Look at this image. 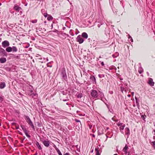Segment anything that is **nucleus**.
Segmentation results:
<instances>
[{
	"label": "nucleus",
	"instance_id": "nucleus-1",
	"mask_svg": "<svg viewBox=\"0 0 155 155\" xmlns=\"http://www.w3.org/2000/svg\"><path fill=\"white\" fill-rule=\"evenodd\" d=\"M60 76L63 81H67V76L65 68H63L61 70Z\"/></svg>",
	"mask_w": 155,
	"mask_h": 155
},
{
	"label": "nucleus",
	"instance_id": "nucleus-2",
	"mask_svg": "<svg viewBox=\"0 0 155 155\" xmlns=\"http://www.w3.org/2000/svg\"><path fill=\"white\" fill-rule=\"evenodd\" d=\"M91 96L93 99H98L97 92L95 90H92L91 93Z\"/></svg>",
	"mask_w": 155,
	"mask_h": 155
},
{
	"label": "nucleus",
	"instance_id": "nucleus-3",
	"mask_svg": "<svg viewBox=\"0 0 155 155\" xmlns=\"http://www.w3.org/2000/svg\"><path fill=\"white\" fill-rule=\"evenodd\" d=\"M129 147L126 144L124 147L123 148L122 151L124 152V154L126 155H130V151H128Z\"/></svg>",
	"mask_w": 155,
	"mask_h": 155
},
{
	"label": "nucleus",
	"instance_id": "nucleus-4",
	"mask_svg": "<svg viewBox=\"0 0 155 155\" xmlns=\"http://www.w3.org/2000/svg\"><path fill=\"white\" fill-rule=\"evenodd\" d=\"M117 125L118 126L120 127L119 128L120 130L122 133L123 134V131H121L123 130L124 129V128L125 126V124L123 123L119 122L117 124Z\"/></svg>",
	"mask_w": 155,
	"mask_h": 155
},
{
	"label": "nucleus",
	"instance_id": "nucleus-5",
	"mask_svg": "<svg viewBox=\"0 0 155 155\" xmlns=\"http://www.w3.org/2000/svg\"><path fill=\"white\" fill-rule=\"evenodd\" d=\"M24 117L25 120H26V122L28 123V125L32 122L29 117L28 116L25 115H24Z\"/></svg>",
	"mask_w": 155,
	"mask_h": 155
},
{
	"label": "nucleus",
	"instance_id": "nucleus-6",
	"mask_svg": "<svg viewBox=\"0 0 155 155\" xmlns=\"http://www.w3.org/2000/svg\"><path fill=\"white\" fill-rule=\"evenodd\" d=\"M9 45V42L7 40L4 41L2 42V46L4 48L8 46Z\"/></svg>",
	"mask_w": 155,
	"mask_h": 155
},
{
	"label": "nucleus",
	"instance_id": "nucleus-7",
	"mask_svg": "<svg viewBox=\"0 0 155 155\" xmlns=\"http://www.w3.org/2000/svg\"><path fill=\"white\" fill-rule=\"evenodd\" d=\"M148 83L150 86H154V82L153 81V80L152 78H148Z\"/></svg>",
	"mask_w": 155,
	"mask_h": 155
},
{
	"label": "nucleus",
	"instance_id": "nucleus-8",
	"mask_svg": "<svg viewBox=\"0 0 155 155\" xmlns=\"http://www.w3.org/2000/svg\"><path fill=\"white\" fill-rule=\"evenodd\" d=\"M77 41L79 42V44H81L84 41V40L80 35H78L77 37Z\"/></svg>",
	"mask_w": 155,
	"mask_h": 155
},
{
	"label": "nucleus",
	"instance_id": "nucleus-9",
	"mask_svg": "<svg viewBox=\"0 0 155 155\" xmlns=\"http://www.w3.org/2000/svg\"><path fill=\"white\" fill-rule=\"evenodd\" d=\"M125 134L127 136V137L128 138L130 134V130L128 127H126L125 128Z\"/></svg>",
	"mask_w": 155,
	"mask_h": 155
},
{
	"label": "nucleus",
	"instance_id": "nucleus-10",
	"mask_svg": "<svg viewBox=\"0 0 155 155\" xmlns=\"http://www.w3.org/2000/svg\"><path fill=\"white\" fill-rule=\"evenodd\" d=\"M42 142L45 146L47 147H49L50 144L49 141L45 140L43 141Z\"/></svg>",
	"mask_w": 155,
	"mask_h": 155
},
{
	"label": "nucleus",
	"instance_id": "nucleus-11",
	"mask_svg": "<svg viewBox=\"0 0 155 155\" xmlns=\"http://www.w3.org/2000/svg\"><path fill=\"white\" fill-rule=\"evenodd\" d=\"M13 8L14 10H15L17 12L19 11V10L21 9V8L20 7H19L18 5H15L14 7Z\"/></svg>",
	"mask_w": 155,
	"mask_h": 155
},
{
	"label": "nucleus",
	"instance_id": "nucleus-12",
	"mask_svg": "<svg viewBox=\"0 0 155 155\" xmlns=\"http://www.w3.org/2000/svg\"><path fill=\"white\" fill-rule=\"evenodd\" d=\"M100 150L99 148H95V155H100L101 153L100 152Z\"/></svg>",
	"mask_w": 155,
	"mask_h": 155
},
{
	"label": "nucleus",
	"instance_id": "nucleus-13",
	"mask_svg": "<svg viewBox=\"0 0 155 155\" xmlns=\"http://www.w3.org/2000/svg\"><path fill=\"white\" fill-rule=\"evenodd\" d=\"M6 86V84L4 82H2L0 83V88L2 89L4 88Z\"/></svg>",
	"mask_w": 155,
	"mask_h": 155
},
{
	"label": "nucleus",
	"instance_id": "nucleus-14",
	"mask_svg": "<svg viewBox=\"0 0 155 155\" xmlns=\"http://www.w3.org/2000/svg\"><path fill=\"white\" fill-rule=\"evenodd\" d=\"M6 61V58H5L2 57L0 58V62L1 63H4Z\"/></svg>",
	"mask_w": 155,
	"mask_h": 155
},
{
	"label": "nucleus",
	"instance_id": "nucleus-15",
	"mask_svg": "<svg viewBox=\"0 0 155 155\" xmlns=\"http://www.w3.org/2000/svg\"><path fill=\"white\" fill-rule=\"evenodd\" d=\"M82 37L85 38L87 39L88 38V35L86 32H83L82 34Z\"/></svg>",
	"mask_w": 155,
	"mask_h": 155
},
{
	"label": "nucleus",
	"instance_id": "nucleus-16",
	"mask_svg": "<svg viewBox=\"0 0 155 155\" xmlns=\"http://www.w3.org/2000/svg\"><path fill=\"white\" fill-rule=\"evenodd\" d=\"M36 145L37 146V147H38V148L40 150H41L42 149V148L41 147V146L39 144L38 142L36 141Z\"/></svg>",
	"mask_w": 155,
	"mask_h": 155
},
{
	"label": "nucleus",
	"instance_id": "nucleus-17",
	"mask_svg": "<svg viewBox=\"0 0 155 155\" xmlns=\"http://www.w3.org/2000/svg\"><path fill=\"white\" fill-rule=\"evenodd\" d=\"M6 51L8 52H11L12 51V47H8H8L7 48H6Z\"/></svg>",
	"mask_w": 155,
	"mask_h": 155
},
{
	"label": "nucleus",
	"instance_id": "nucleus-18",
	"mask_svg": "<svg viewBox=\"0 0 155 155\" xmlns=\"http://www.w3.org/2000/svg\"><path fill=\"white\" fill-rule=\"evenodd\" d=\"M138 72L140 74H141L143 72V69L141 67H139Z\"/></svg>",
	"mask_w": 155,
	"mask_h": 155
},
{
	"label": "nucleus",
	"instance_id": "nucleus-19",
	"mask_svg": "<svg viewBox=\"0 0 155 155\" xmlns=\"http://www.w3.org/2000/svg\"><path fill=\"white\" fill-rule=\"evenodd\" d=\"M1 52L2 53V54H3L4 55L6 56L7 54L6 53V52L5 50L3 48H1Z\"/></svg>",
	"mask_w": 155,
	"mask_h": 155
},
{
	"label": "nucleus",
	"instance_id": "nucleus-20",
	"mask_svg": "<svg viewBox=\"0 0 155 155\" xmlns=\"http://www.w3.org/2000/svg\"><path fill=\"white\" fill-rule=\"evenodd\" d=\"M12 51H13V52H16L17 51V49L16 47L14 46H12Z\"/></svg>",
	"mask_w": 155,
	"mask_h": 155
},
{
	"label": "nucleus",
	"instance_id": "nucleus-21",
	"mask_svg": "<svg viewBox=\"0 0 155 155\" xmlns=\"http://www.w3.org/2000/svg\"><path fill=\"white\" fill-rule=\"evenodd\" d=\"M119 55V54L118 52H116L115 54L112 55V56L114 58H115L118 57Z\"/></svg>",
	"mask_w": 155,
	"mask_h": 155
},
{
	"label": "nucleus",
	"instance_id": "nucleus-22",
	"mask_svg": "<svg viewBox=\"0 0 155 155\" xmlns=\"http://www.w3.org/2000/svg\"><path fill=\"white\" fill-rule=\"evenodd\" d=\"M29 125L30 126V127H31L32 128L34 131L35 130V128L34 126L33 125V124L32 122L30 124H29Z\"/></svg>",
	"mask_w": 155,
	"mask_h": 155
},
{
	"label": "nucleus",
	"instance_id": "nucleus-23",
	"mask_svg": "<svg viewBox=\"0 0 155 155\" xmlns=\"http://www.w3.org/2000/svg\"><path fill=\"white\" fill-rule=\"evenodd\" d=\"M150 144L153 146L154 149H155V141L151 142Z\"/></svg>",
	"mask_w": 155,
	"mask_h": 155
},
{
	"label": "nucleus",
	"instance_id": "nucleus-24",
	"mask_svg": "<svg viewBox=\"0 0 155 155\" xmlns=\"http://www.w3.org/2000/svg\"><path fill=\"white\" fill-rule=\"evenodd\" d=\"M21 127L22 130H23V131L24 132V133L26 132L27 131V130H26L25 128L24 127V126L22 125H21Z\"/></svg>",
	"mask_w": 155,
	"mask_h": 155
},
{
	"label": "nucleus",
	"instance_id": "nucleus-25",
	"mask_svg": "<svg viewBox=\"0 0 155 155\" xmlns=\"http://www.w3.org/2000/svg\"><path fill=\"white\" fill-rule=\"evenodd\" d=\"M90 79L93 81H94L95 82H96V79L94 76H91L90 77Z\"/></svg>",
	"mask_w": 155,
	"mask_h": 155
},
{
	"label": "nucleus",
	"instance_id": "nucleus-26",
	"mask_svg": "<svg viewBox=\"0 0 155 155\" xmlns=\"http://www.w3.org/2000/svg\"><path fill=\"white\" fill-rule=\"evenodd\" d=\"M53 19L52 16L50 15H48V17L47 18V19L48 21H50L52 20Z\"/></svg>",
	"mask_w": 155,
	"mask_h": 155
},
{
	"label": "nucleus",
	"instance_id": "nucleus-27",
	"mask_svg": "<svg viewBox=\"0 0 155 155\" xmlns=\"http://www.w3.org/2000/svg\"><path fill=\"white\" fill-rule=\"evenodd\" d=\"M37 94L36 93H31L30 96L31 97H33L34 96H36L37 95Z\"/></svg>",
	"mask_w": 155,
	"mask_h": 155
},
{
	"label": "nucleus",
	"instance_id": "nucleus-28",
	"mask_svg": "<svg viewBox=\"0 0 155 155\" xmlns=\"http://www.w3.org/2000/svg\"><path fill=\"white\" fill-rule=\"evenodd\" d=\"M4 98L3 96H0V103H2Z\"/></svg>",
	"mask_w": 155,
	"mask_h": 155
},
{
	"label": "nucleus",
	"instance_id": "nucleus-29",
	"mask_svg": "<svg viewBox=\"0 0 155 155\" xmlns=\"http://www.w3.org/2000/svg\"><path fill=\"white\" fill-rule=\"evenodd\" d=\"M43 59L44 60L41 61V62L42 63L45 62V61H48V58H44Z\"/></svg>",
	"mask_w": 155,
	"mask_h": 155
},
{
	"label": "nucleus",
	"instance_id": "nucleus-30",
	"mask_svg": "<svg viewBox=\"0 0 155 155\" xmlns=\"http://www.w3.org/2000/svg\"><path fill=\"white\" fill-rule=\"evenodd\" d=\"M25 134L26 136L29 138H31V136L28 134V133L27 131L25 133Z\"/></svg>",
	"mask_w": 155,
	"mask_h": 155
},
{
	"label": "nucleus",
	"instance_id": "nucleus-31",
	"mask_svg": "<svg viewBox=\"0 0 155 155\" xmlns=\"http://www.w3.org/2000/svg\"><path fill=\"white\" fill-rule=\"evenodd\" d=\"M69 33L72 36H74V34L72 30L71 29L69 31Z\"/></svg>",
	"mask_w": 155,
	"mask_h": 155
},
{
	"label": "nucleus",
	"instance_id": "nucleus-32",
	"mask_svg": "<svg viewBox=\"0 0 155 155\" xmlns=\"http://www.w3.org/2000/svg\"><path fill=\"white\" fill-rule=\"evenodd\" d=\"M37 126L38 127H41L42 126V124L41 123H40L39 122H37Z\"/></svg>",
	"mask_w": 155,
	"mask_h": 155
},
{
	"label": "nucleus",
	"instance_id": "nucleus-33",
	"mask_svg": "<svg viewBox=\"0 0 155 155\" xmlns=\"http://www.w3.org/2000/svg\"><path fill=\"white\" fill-rule=\"evenodd\" d=\"M53 146V147L55 148L57 152L58 153V148L56 147L55 145L54 144Z\"/></svg>",
	"mask_w": 155,
	"mask_h": 155
},
{
	"label": "nucleus",
	"instance_id": "nucleus-34",
	"mask_svg": "<svg viewBox=\"0 0 155 155\" xmlns=\"http://www.w3.org/2000/svg\"><path fill=\"white\" fill-rule=\"evenodd\" d=\"M103 24V22H100V24H98L97 25V27L98 28H100V27L101 26V25H102Z\"/></svg>",
	"mask_w": 155,
	"mask_h": 155
},
{
	"label": "nucleus",
	"instance_id": "nucleus-35",
	"mask_svg": "<svg viewBox=\"0 0 155 155\" xmlns=\"http://www.w3.org/2000/svg\"><path fill=\"white\" fill-rule=\"evenodd\" d=\"M37 20H32L31 22L33 23H35L37 22Z\"/></svg>",
	"mask_w": 155,
	"mask_h": 155
},
{
	"label": "nucleus",
	"instance_id": "nucleus-36",
	"mask_svg": "<svg viewBox=\"0 0 155 155\" xmlns=\"http://www.w3.org/2000/svg\"><path fill=\"white\" fill-rule=\"evenodd\" d=\"M98 76L100 78H101L103 77H104V75H103V74H99L98 75Z\"/></svg>",
	"mask_w": 155,
	"mask_h": 155
},
{
	"label": "nucleus",
	"instance_id": "nucleus-37",
	"mask_svg": "<svg viewBox=\"0 0 155 155\" xmlns=\"http://www.w3.org/2000/svg\"><path fill=\"white\" fill-rule=\"evenodd\" d=\"M74 120L76 122H80V124H81V122L80 121V120L77 119H74Z\"/></svg>",
	"mask_w": 155,
	"mask_h": 155
},
{
	"label": "nucleus",
	"instance_id": "nucleus-38",
	"mask_svg": "<svg viewBox=\"0 0 155 155\" xmlns=\"http://www.w3.org/2000/svg\"><path fill=\"white\" fill-rule=\"evenodd\" d=\"M135 99L136 100V104H138L139 103L138 101V99L136 97H135Z\"/></svg>",
	"mask_w": 155,
	"mask_h": 155
},
{
	"label": "nucleus",
	"instance_id": "nucleus-39",
	"mask_svg": "<svg viewBox=\"0 0 155 155\" xmlns=\"http://www.w3.org/2000/svg\"><path fill=\"white\" fill-rule=\"evenodd\" d=\"M101 98H102L104 97V94L102 93H101L100 94Z\"/></svg>",
	"mask_w": 155,
	"mask_h": 155
},
{
	"label": "nucleus",
	"instance_id": "nucleus-40",
	"mask_svg": "<svg viewBox=\"0 0 155 155\" xmlns=\"http://www.w3.org/2000/svg\"><path fill=\"white\" fill-rule=\"evenodd\" d=\"M120 90H121V92L123 93V91H124V87H120Z\"/></svg>",
	"mask_w": 155,
	"mask_h": 155
},
{
	"label": "nucleus",
	"instance_id": "nucleus-41",
	"mask_svg": "<svg viewBox=\"0 0 155 155\" xmlns=\"http://www.w3.org/2000/svg\"><path fill=\"white\" fill-rule=\"evenodd\" d=\"M15 58H16V59H19L20 58V57L19 56H16L14 57Z\"/></svg>",
	"mask_w": 155,
	"mask_h": 155
},
{
	"label": "nucleus",
	"instance_id": "nucleus-42",
	"mask_svg": "<svg viewBox=\"0 0 155 155\" xmlns=\"http://www.w3.org/2000/svg\"><path fill=\"white\" fill-rule=\"evenodd\" d=\"M48 15V14H47V13H44V16L46 18V17H47V16Z\"/></svg>",
	"mask_w": 155,
	"mask_h": 155
},
{
	"label": "nucleus",
	"instance_id": "nucleus-43",
	"mask_svg": "<svg viewBox=\"0 0 155 155\" xmlns=\"http://www.w3.org/2000/svg\"><path fill=\"white\" fill-rule=\"evenodd\" d=\"M64 36H65V38L66 37H68V35L65 34V33H64Z\"/></svg>",
	"mask_w": 155,
	"mask_h": 155
},
{
	"label": "nucleus",
	"instance_id": "nucleus-44",
	"mask_svg": "<svg viewBox=\"0 0 155 155\" xmlns=\"http://www.w3.org/2000/svg\"><path fill=\"white\" fill-rule=\"evenodd\" d=\"M82 97V94H79V95H78V97H80V98L81 97Z\"/></svg>",
	"mask_w": 155,
	"mask_h": 155
},
{
	"label": "nucleus",
	"instance_id": "nucleus-45",
	"mask_svg": "<svg viewBox=\"0 0 155 155\" xmlns=\"http://www.w3.org/2000/svg\"><path fill=\"white\" fill-rule=\"evenodd\" d=\"M141 118L143 120H144V119H145V117L144 116H143V115H142L141 116Z\"/></svg>",
	"mask_w": 155,
	"mask_h": 155
},
{
	"label": "nucleus",
	"instance_id": "nucleus-46",
	"mask_svg": "<svg viewBox=\"0 0 155 155\" xmlns=\"http://www.w3.org/2000/svg\"><path fill=\"white\" fill-rule=\"evenodd\" d=\"M19 128V126H16L15 127V129H18Z\"/></svg>",
	"mask_w": 155,
	"mask_h": 155
},
{
	"label": "nucleus",
	"instance_id": "nucleus-47",
	"mask_svg": "<svg viewBox=\"0 0 155 155\" xmlns=\"http://www.w3.org/2000/svg\"><path fill=\"white\" fill-rule=\"evenodd\" d=\"M59 155H62L61 152L59 150Z\"/></svg>",
	"mask_w": 155,
	"mask_h": 155
},
{
	"label": "nucleus",
	"instance_id": "nucleus-48",
	"mask_svg": "<svg viewBox=\"0 0 155 155\" xmlns=\"http://www.w3.org/2000/svg\"><path fill=\"white\" fill-rule=\"evenodd\" d=\"M101 64L102 66H104V63L103 62H101Z\"/></svg>",
	"mask_w": 155,
	"mask_h": 155
},
{
	"label": "nucleus",
	"instance_id": "nucleus-49",
	"mask_svg": "<svg viewBox=\"0 0 155 155\" xmlns=\"http://www.w3.org/2000/svg\"><path fill=\"white\" fill-rule=\"evenodd\" d=\"M16 124L15 123H12V124L13 125H16Z\"/></svg>",
	"mask_w": 155,
	"mask_h": 155
},
{
	"label": "nucleus",
	"instance_id": "nucleus-50",
	"mask_svg": "<svg viewBox=\"0 0 155 155\" xmlns=\"http://www.w3.org/2000/svg\"><path fill=\"white\" fill-rule=\"evenodd\" d=\"M68 99H63V101H68Z\"/></svg>",
	"mask_w": 155,
	"mask_h": 155
},
{
	"label": "nucleus",
	"instance_id": "nucleus-51",
	"mask_svg": "<svg viewBox=\"0 0 155 155\" xmlns=\"http://www.w3.org/2000/svg\"><path fill=\"white\" fill-rule=\"evenodd\" d=\"M64 155H69V154L68 153H66Z\"/></svg>",
	"mask_w": 155,
	"mask_h": 155
},
{
	"label": "nucleus",
	"instance_id": "nucleus-52",
	"mask_svg": "<svg viewBox=\"0 0 155 155\" xmlns=\"http://www.w3.org/2000/svg\"><path fill=\"white\" fill-rule=\"evenodd\" d=\"M33 90H31L30 91V92L31 93H32L33 92Z\"/></svg>",
	"mask_w": 155,
	"mask_h": 155
},
{
	"label": "nucleus",
	"instance_id": "nucleus-53",
	"mask_svg": "<svg viewBox=\"0 0 155 155\" xmlns=\"http://www.w3.org/2000/svg\"><path fill=\"white\" fill-rule=\"evenodd\" d=\"M65 28H66V27H64L63 28V30H64Z\"/></svg>",
	"mask_w": 155,
	"mask_h": 155
},
{
	"label": "nucleus",
	"instance_id": "nucleus-54",
	"mask_svg": "<svg viewBox=\"0 0 155 155\" xmlns=\"http://www.w3.org/2000/svg\"><path fill=\"white\" fill-rule=\"evenodd\" d=\"M153 132H154V134L155 135V130H153Z\"/></svg>",
	"mask_w": 155,
	"mask_h": 155
},
{
	"label": "nucleus",
	"instance_id": "nucleus-55",
	"mask_svg": "<svg viewBox=\"0 0 155 155\" xmlns=\"http://www.w3.org/2000/svg\"><path fill=\"white\" fill-rule=\"evenodd\" d=\"M54 31L56 32H58V31L57 30H55V31Z\"/></svg>",
	"mask_w": 155,
	"mask_h": 155
},
{
	"label": "nucleus",
	"instance_id": "nucleus-56",
	"mask_svg": "<svg viewBox=\"0 0 155 155\" xmlns=\"http://www.w3.org/2000/svg\"><path fill=\"white\" fill-rule=\"evenodd\" d=\"M130 96H131V95L130 94H128L127 95V96H128V97H130Z\"/></svg>",
	"mask_w": 155,
	"mask_h": 155
},
{
	"label": "nucleus",
	"instance_id": "nucleus-57",
	"mask_svg": "<svg viewBox=\"0 0 155 155\" xmlns=\"http://www.w3.org/2000/svg\"><path fill=\"white\" fill-rule=\"evenodd\" d=\"M132 95L133 96V95H134V92H132Z\"/></svg>",
	"mask_w": 155,
	"mask_h": 155
},
{
	"label": "nucleus",
	"instance_id": "nucleus-58",
	"mask_svg": "<svg viewBox=\"0 0 155 155\" xmlns=\"http://www.w3.org/2000/svg\"><path fill=\"white\" fill-rule=\"evenodd\" d=\"M30 85V86L32 88H33V86L32 85Z\"/></svg>",
	"mask_w": 155,
	"mask_h": 155
},
{
	"label": "nucleus",
	"instance_id": "nucleus-59",
	"mask_svg": "<svg viewBox=\"0 0 155 155\" xmlns=\"http://www.w3.org/2000/svg\"><path fill=\"white\" fill-rule=\"evenodd\" d=\"M53 23H56V22H55V21H54L53 22Z\"/></svg>",
	"mask_w": 155,
	"mask_h": 155
},
{
	"label": "nucleus",
	"instance_id": "nucleus-60",
	"mask_svg": "<svg viewBox=\"0 0 155 155\" xmlns=\"http://www.w3.org/2000/svg\"><path fill=\"white\" fill-rule=\"evenodd\" d=\"M113 155H118L117 154H115Z\"/></svg>",
	"mask_w": 155,
	"mask_h": 155
},
{
	"label": "nucleus",
	"instance_id": "nucleus-61",
	"mask_svg": "<svg viewBox=\"0 0 155 155\" xmlns=\"http://www.w3.org/2000/svg\"><path fill=\"white\" fill-rule=\"evenodd\" d=\"M39 59H40V60H41V59H42V58H39Z\"/></svg>",
	"mask_w": 155,
	"mask_h": 155
},
{
	"label": "nucleus",
	"instance_id": "nucleus-62",
	"mask_svg": "<svg viewBox=\"0 0 155 155\" xmlns=\"http://www.w3.org/2000/svg\"><path fill=\"white\" fill-rule=\"evenodd\" d=\"M37 154V153H36V154H35V155H36Z\"/></svg>",
	"mask_w": 155,
	"mask_h": 155
},
{
	"label": "nucleus",
	"instance_id": "nucleus-63",
	"mask_svg": "<svg viewBox=\"0 0 155 155\" xmlns=\"http://www.w3.org/2000/svg\"><path fill=\"white\" fill-rule=\"evenodd\" d=\"M44 23H46V21H44Z\"/></svg>",
	"mask_w": 155,
	"mask_h": 155
},
{
	"label": "nucleus",
	"instance_id": "nucleus-64",
	"mask_svg": "<svg viewBox=\"0 0 155 155\" xmlns=\"http://www.w3.org/2000/svg\"><path fill=\"white\" fill-rule=\"evenodd\" d=\"M43 10V9H42L41 10V12H42Z\"/></svg>",
	"mask_w": 155,
	"mask_h": 155
}]
</instances>
